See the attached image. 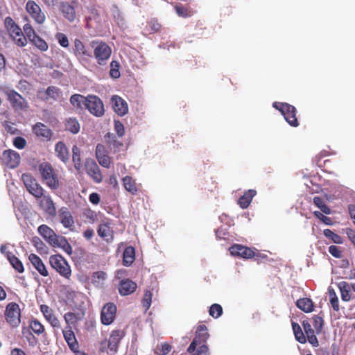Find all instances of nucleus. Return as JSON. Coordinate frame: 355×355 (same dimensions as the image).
Instances as JSON below:
<instances>
[{
	"mask_svg": "<svg viewBox=\"0 0 355 355\" xmlns=\"http://www.w3.org/2000/svg\"><path fill=\"white\" fill-rule=\"evenodd\" d=\"M37 230L51 246L60 248L68 254H72V247L64 236L56 234L51 227L44 224L40 225Z\"/></svg>",
	"mask_w": 355,
	"mask_h": 355,
	"instance_id": "obj_1",
	"label": "nucleus"
},
{
	"mask_svg": "<svg viewBox=\"0 0 355 355\" xmlns=\"http://www.w3.org/2000/svg\"><path fill=\"white\" fill-rule=\"evenodd\" d=\"M209 337L207 326L203 324H199L196 331L195 338L189 346L187 352L189 353L194 352L199 345L197 352L192 355H209V348L205 344Z\"/></svg>",
	"mask_w": 355,
	"mask_h": 355,
	"instance_id": "obj_2",
	"label": "nucleus"
},
{
	"mask_svg": "<svg viewBox=\"0 0 355 355\" xmlns=\"http://www.w3.org/2000/svg\"><path fill=\"white\" fill-rule=\"evenodd\" d=\"M42 182L51 190H57L60 187L58 172L49 162L41 163L38 166Z\"/></svg>",
	"mask_w": 355,
	"mask_h": 355,
	"instance_id": "obj_3",
	"label": "nucleus"
},
{
	"mask_svg": "<svg viewBox=\"0 0 355 355\" xmlns=\"http://www.w3.org/2000/svg\"><path fill=\"white\" fill-rule=\"evenodd\" d=\"M91 46L94 49V55L99 65L107 64L112 54V49L105 42L100 40H93Z\"/></svg>",
	"mask_w": 355,
	"mask_h": 355,
	"instance_id": "obj_4",
	"label": "nucleus"
},
{
	"mask_svg": "<svg viewBox=\"0 0 355 355\" xmlns=\"http://www.w3.org/2000/svg\"><path fill=\"white\" fill-rule=\"evenodd\" d=\"M273 107L282 113L285 120L291 126L297 127L299 125V122L296 117L297 110L293 105L287 103L275 102Z\"/></svg>",
	"mask_w": 355,
	"mask_h": 355,
	"instance_id": "obj_5",
	"label": "nucleus"
},
{
	"mask_svg": "<svg viewBox=\"0 0 355 355\" xmlns=\"http://www.w3.org/2000/svg\"><path fill=\"white\" fill-rule=\"evenodd\" d=\"M51 267L61 276L69 279L71 275V268L67 260L60 254L51 255L49 258Z\"/></svg>",
	"mask_w": 355,
	"mask_h": 355,
	"instance_id": "obj_6",
	"label": "nucleus"
},
{
	"mask_svg": "<svg viewBox=\"0 0 355 355\" xmlns=\"http://www.w3.org/2000/svg\"><path fill=\"white\" fill-rule=\"evenodd\" d=\"M6 321L12 327H17L21 322V310L16 302L8 303L4 311Z\"/></svg>",
	"mask_w": 355,
	"mask_h": 355,
	"instance_id": "obj_7",
	"label": "nucleus"
},
{
	"mask_svg": "<svg viewBox=\"0 0 355 355\" xmlns=\"http://www.w3.org/2000/svg\"><path fill=\"white\" fill-rule=\"evenodd\" d=\"M23 181L27 191L36 198H41L44 191L42 186L37 182V180L30 173H24L21 175Z\"/></svg>",
	"mask_w": 355,
	"mask_h": 355,
	"instance_id": "obj_8",
	"label": "nucleus"
},
{
	"mask_svg": "<svg viewBox=\"0 0 355 355\" xmlns=\"http://www.w3.org/2000/svg\"><path fill=\"white\" fill-rule=\"evenodd\" d=\"M7 100L15 111H21L28 107L27 101L14 89H8L6 92Z\"/></svg>",
	"mask_w": 355,
	"mask_h": 355,
	"instance_id": "obj_9",
	"label": "nucleus"
},
{
	"mask_svg": "<svg viewBox=\"0 0 355 355\" xmlns=\"http://www.w3.org/2000/svg\"><path fill=\"white\" fill-rule=\"evenodd\" d=\"M85 108L95 116H102L105 113L104 105L101 99L96 95L87 96Z\"/></svg>",
	"mask_w": 355,
	"mask_h": 355,
	"instance_id": "obj_10",
	"label": "nucleus"
},
{
	"mask_svg": "<svg viewBox=\"0 0 355 355\" xmlns=\"http://www.w3.org/2000/svg\"><path fill=\"white\" fill-rule=\"evenodd\" d=\"M58 220L62 225L65 228L69 230H73L75 227L74 218L72 215L70 209L67 207H60L58 211H56V216Z\"/></svg>",
	"mask_w": 355,
	"mask_h": 355,
	"instance_id": "obj_11",
	"label": "nucleus"
},
{
	"mask_svg": "<svg viewBox=\"0 0 355 355\" xmlns=\"http://www.w3.org/2000/svg\"><path fill=\"white\" fill-rule=\"evenodd\" d=\"M73 53L80 62H87L92 57V52L86 45L78 38L73 40Z\"/></svg>",
	"mask_w": 355,
	"mask_h": 355,
	"instance_id": "obj_12",
	"label": "nucleus"
},
{
	"mask_svg": "<svg viewBox=\"0 0 355 355\" xmlns=\"http://www.w3.org/2000/svg\"><path fill=\"white\" fill-rule=\"evenodd\" d=\"M1 161L9 168L17 167L21 162L19 154L14 150H5L1 155Z\"/></svg>",
	"mask_w": 355,
	"mask_h": 355,
	"instance_id": "obj_13",
	"label": "nucleus"
},
{
	"mask_svg": "<svg viewBox=\"0 0 355 355\" xmlns=\"http://www.w3.org/2000/svg\"><path fill=\"white\" fill-rule=\"evenodd\" d=\"M116 314V306L114 303L108 302L105 304L101 313V320L103 324L110 325L111 324Z\"/></svg>",
	"mask_w": 355,
	"mask_h": 355,
	"instance_id": "obj_14",
	"label": "nucleus"
},
{
	"mask_svg": "<svg viewBox=\"0 0 355 355\" xmlns=\"http://www.w3.org/2000/svg\"><path fill=\"white\" fill-rule=\"evenodd\" d=\"M26 10L27 12L31 15V17L39 24H42L45 19L46 17L44 12H42V10L38 4H37L34 1L29 0L27 1L26 5Z\"/></svg>",
	"mask_w": 355,
	"mask_h": 355,
	"instance_id": "obj_15",
	"label": "nucleus"
},
{
	"mask_svg": "<svg viewBox=\"0 0 355 355\" xmlns=\"http://www.w3.org/2000/svg\"><path fill=\"white\" fill-rule=\"evenodd\" d=\"M85 166L87 174L95 183L98 184L103 181V175L101 169L94 159H87Z\"/></svg>",
	"mask_w": 355,
	"mask_h": 355,
	"instance_id": "obj_16",
	"label": "nucleus"
},
{
	"mask_svg": "<svg viewBox=\"0 0 355 355\" xmlns=\"http://www.w3.org/2000/svg\"><path fill=\"white\" fill-rule=\"evenodd\" d=\"M230 252L233 256L244 259L252 258L256 254L255 252L252 248L239 244L232 245L230 248Z\"/></svg>",
	"mask_w": 355,
	"mask_h": 355,
	"instance_id": "obj_17",
	"label": "nucleus"
},
{
	"mask_svg": "<svg viewBox=\"0 0 355 355\" xmlns=\"http://www.w3.org/2000/svg\"><path fill=\"white\" fill-rule=\"evenodd\" d=\"M40 311L42 313L45 319L53 328H60V322L57 316L55 315L53 310L48 305L42 304L40 307Z\"/></svg>",
	"mask_w": 355,
	"mask_h": 355,
	"instance_id": "obj_18",
	"label": "nucleus"
},
{
	"mask_svg": "<svg viewBox=\"0 0 355 355\" xmlns=\"http://www.w3.org/2000/svg\"><path fill=\"white\" fill-rule=\"evenodd\" d=\"M96 157L98 163L105 168H110L111 164L110 157L108 156L106 148L104 145L98 144L96 147Z\"/></svg>",
	"mask_w": 355,
	"mask_h": 355,
	"instance_id": "obj_19",
	"label": "nucleus"
},
{
	"mask_svg": "<svg viewBox=\"0 0 355 355\" xmlns=\"http://www.w3.org/2000/svg\"><path fill=\"white\" fill-rule=\"evenodd\" d=\"M111 102L114 112L118 115L123 116L128 113V104L121 97L117 95H114L111 98Z\"/></svg>",
	"mask_w": 355,
	"mask_h": 355,
	"instance_id": "obj_20",
	"label": "nucleus"
},
{
	"mask_svg": "<svg viewBox=\"0 0 355 355\" xmlns=\"http://www.w3.org/2000/svg\"><path fill=\"white\" fill-rule=\"evenodd\" d=\"M33 132L37 137L49 141L52 137V130L41 122L36 123L32 127Z\"/></svg>",
	"mask_w": 355,
	"mask_h": 355,
	"instance_id": "obj_21",
	"label": "nucleus"
},
{
	"mask_svg": "<svg viewBox=\"0 0 355 355\" xmlns=\"http://www.w3.org/2000/svg\"><path fill=\"white\" fill-rule=\"evenodd\" d=\"M62 334L69 348L71 351H76L79 349V344L71 327H66L65 329L62 330Z\"/></svg>",
	"mask_w": 355,
	"mask_h": 355,
	"instance_id": "obj_22",
	"label": "nucleus"
},
{
	"mask_svg": "<svg viewBox=\"0 0 355 355\" xmlns=\"http://www.w3.org/2000/svg\"><path fill=\"white\" fill-rule=\"evenodd\" d=\"M40 200V205L44 209L45 213L51 217H55L56 209L50 196H44Z\"/></svg>",
	"mask_w": 355,
	"mask_h": 355,
	"instance_id": "obj_23",
	"label": "nucleus"
},
{
	"mask_svg": "<svg viewBox=\"0 0 355 355\" xmlns=\"http://www.w3.org/2000/svg\"><path fill=\"white\" fill-rule=\"evenodd\" d=\"M59 10L69 21L72 22L75 20L76 15L73 5L69 2H61L59 5Z\"/></svg>",
	"mask_w": 355,
	"mask_h": 355,
	"instance_id": "obj_24",
	"label": "nucleus"
},
{
	"mask_svg": "<svg viewBox=\"0 0 355 355\" xmlns=\"http://www.w3.org/2000/svg\"><path fill=\"white\" fill-rule=\"evenodd\" d=\"M105 139L107 145L114 153L119 152L123 149V142L119 140L114 134L108 132L105 136Z\"/></svg>",
	"mask_w": 355,
	"mask_h": 355,
	"instance_id": "obj_25",
	"label": "nucleus"
},
{
	"mask_svg": "<svg viewBox=\"0 0 355 355\" xmlns=\"http://www.w3.org/2000/svg\"><path fill=\"white\" fill-rule=\"evenodd\" d=\"M9 34L17 46L24 47L27 44V39L19 26L10 31Z\"/></svg>",
	"mask_w": 355,
	"mask_h": 355,
	"instance_id": "obj_26",
	"label": "nucleus"
},
{
	"mask_svg": "<svg viewBox=\"0 0 355 355\" xmlns=\"http://www.w3.org/2000/svg\"><path fill=\"white\" fill-rule=\"evenodd\" d=\"M28 259L41 275L44 277L49 275L48 270L40 257L35 254L31 253L28 257Z\"/></svg>",
	"mask_w": 355,
	"mask_h": 355,
	"instance_id": "obj_27",
	"label": "nucleus"
},
{
	"mask_svg": "<svg viewBox=\"0 0 355 355\" xmlns=\"http://www.w3.org/2000/svg\"><path fill=\"white\" fill-rule=\"evenodd\" d=\"M137 287V284L135 282L127 279L122 280L120 282L119 286V291L121 295H128L134 293Z\"/></svg>",
	"mask_w": 355,
	"mask_h": 355,
	"instance_id": "obj_28",
	"label": "nucleus"
},
{
	"mask_svg": "<svg viewBox=\"0 0 355 355\" xmlns=\"http://www.w3.org/2000/svg\"><path fill=\"white\" fill-rule=\"evenodd\" d=\"M256 194L257 191L254 189H249L246 191L243 195L239 198L238 204L242 209L248 208Z\"/></svg>",
	"mask_w": 355,
	"mask_h": 355,
	"instance_id": "obj_29",
	"label": "nucleus"
},
{
	"mask_svg": "<svg viewBox=\"0 0 355 355\" xmlns=\"http://www.w3.org/2000/svg\"><path fill=\"white\" fill-rule=\"evenodd\" d=\"M55 151L58 157L61 159L64 163L69 161V153L67 146L62 141H59L55 144Z\"/></svg>",
	"mask_w": 355,
	"mask_h": 355,
	"instance_id": "obj_30",
	"label": "nucleus"
},
{
	"mask_svg": "<svg viewBox=\"0 0 355 355\" xmlns=\"http://www.w3.org/2000/svg\"><path fill=\"white\" fill-rule=\"evenodd\" d=\"M125 189L132 195H136L138 191V185L136 180L131 176L126 175L122 179Z\"/></svg>",
	"mask_w": 355,
	"mask_h": 355,
	"instance_id": "obj_31",
	"label": "nucleus"
},
{
	"mask_svg": "<svg viewBox=\"0 0 355 355\" xmlns=\"http://www.w3.org/2000/svg\"><path fill=\"white\" fill-rule=\"evenodd\" d=\"M135 260V248L130 245L125 248L123 254V265L130 266Z\"/></svg>",
	"mask_w": 355,
	"mask_h": 355,
	"instance_id": "obj_32",
	"label": "nucleus"
},
{
	"mask_svg": "<svg viewBox=\"0 0 355 355\" xmlns=\"http://www.w3.org/2000/svg\"><path fill=\"white\" fill-rule=\"evenodd\" d=\"M71 104L77 109H83L86 107L87 103V96L85 97L81 94H73L70 97Z\"/></svg>",
	"mask_w": 355,
	"mask_h": 355,
	"instance_id": "obj_33",
	"label": "nucleus"
},
{
	"mask_svg": "<svg viewBox=\"0 0 355 355\" xmlns=\"http://www.w3.org/2000/svg\"><path fill=\"white\" fill-rule=\"evenodd\" d=\"M296 306L305 313H310L313 311V302L310 298L304 297L297 300Z\"/></svg>",
	"mask_w": 355,
	"mask_h": 355,
	"instance_id": "obj_34",
	"label": "nucleus"
},
{
	"mask_svg": "<svg viewBox=\"0 0 355 355\" xmlns=\"http://www.w3.org/2000/svg\"><path fill=\"white\" fill-rule=\"evenodd\" d=\"M6 257L16 271L19 273H22L24 271V268L21 261L12 252H8L6 253Z\"/></svg>",
	"mask_w": 355,
	"mask_h": 355,
	"instance_id": "obj_35",
	"label": "nucleus"
},
{
	"mask_svg": "<svg viewBox=\"0 0 355 355\" xmlns=\"http://www.w3.org/2000/svg\"><path fill=\"white\" fill-rule=\"evenodd\" d=\"M44 94L45 97L43 98L44 100L49 101V99H53L57 101L60 97L62 91L57 87L49 86L44 92Z\"/></svg>",
	"mask_w": 355,
	"mask_h": 355,
	"instance_id": "obj_36",
	"label": "nucleus"
},
{
	"mask_svg": "<svg viewBox=\"0 0 355 355\" xmlns=\"http://www.w3.org/2000/svg\"><path fill=\"white\" fill-rule=\"evenodd\" d=\"M28 328H29L37 336L44 334V336H46L44 326L37 319L31 320Z\"/></svg>",
	"mask_w": 355,
	"mask_h": 355,
	"instance_id": "obj_37",
	"label": "nucleus"
},
{
	"mask_svg": "<svg viewBox=\"0 0 355 355\" xmlns=\"http://www.w3.org/2000/svg\"><path fill=\"white\" fill-rule=\"evenodd\" d=\"M23 338L28 342L29 346L34 347L38 344V339L35 336L31 330L28 327L21 329Z\"/></svg>",
	"mask_w": 355,
	"mask_h": 355,
	"instance_id": "obj_38",
	"label": "nucleus"
},
{
	"mask_svg": "<svg viewBox=\"0 0 355 355\" xmlns=\"http://www.w3.org/2000/svg\"><path fill=\"white\" fill-rule=\"evenodd\" d=\"M174 8L178 15L181 17H191L194 13L190 6H184L182 3H178L175 6Z\"/></svg>",
	"mask_w": 355,
	"mask_h": 355,
	"instance_id": "obj_39",
	"label": "nucleus"
},
{
	"mask_svg": "<svg viewBox=\"0 0 355 355\" xmlns=\"http://www.w3.org/2000/svg\"><path fill=\"white\" fill-rule=\"evenodd\" d=\"M65 130L73 133L76 134L80 130V124L76 118H69L65 121Z\"/></svg>",
	"mask_w": 355,
	"mask_h": 355,
	"instance_id": "obj_40",
	"label": "nucleus"
},
{
	"mask_svg": "<svg viewBox=\"0 0 355 355\" xmlns=\"http://www.w3.org/2000/svg\"><path fill=\"white\" fill-rule=\"evenodd\" d=\"M97 232L98 236L103 239H108L109 237L112 238L111 229L108 222L100 224Z\"/></svg>",
	"mask_w": 355,
	"mask_h": 355,
	"instance_id": "obj_41",
	"label": "nucleus"
},
{
	"mask_svg": "<svg viewBox=\"0 0 355 355\" xmlns=\"http://www.w3.org/2000/svg\"><path fill=\"white\" fill-rule=\"evenodd\" d=\"M72 160L74 164V167L77 171H80L82 168V162L79 148L74 145L72 148Z\"/></svg>",
	"mask_w": 355,
	"mask_h": 355,
	"instance_id": "obj_42",
	"label": "nucleus"
},
{
	"mask_svg": "<svg viewBox=\"0 0 355 355\" xmlns=\"http://www.w3.org/2000/svg\"><path fill=\"white\" fill-rule=\"evenodd\" d=\"M292 327L296 340L300 343H305L306 342V338L304 334L303 333L301 327L297 323L293 322Z\"/></svg>",
	"mask_w": 355,
	"mask_h": 355,
	"instance_id": "obj_43",
	"label": "nucleus"
},
{
	"mask_svg": "<svg viewBox=\"0 0 355 355\" xmlns=\"http://www.w3.org/2000/svg\"><path fill=\"white\" fill-rule=\"evenodd\" d=\"M313 203L325 214H331V209L326 205L323 199L319 196H315L313 199Z\"/></svg>",
	"mask_w": 355,
	"mask_h": 355,
	"instance_id": "obj_44",
	"label": "nucleus"
},
{
	"mask_svg": "<svg viewBox=\"0 0 355 355\" xmlns=\"http://www.w3.org/2000/svg\"><path fill=\"white\" fill-rule=\"evenodd\" d=\"M125 334L122 330H114L112 332L110 339H109V345L114 344V345H117L121 340L123 338Z\"/></svg>",
	"mask_w": 355,
	"mask_h": 355,
	"instance_id": "obj_45",
	"label": "nucleus"
},
{
	"mask_svg": "<svg viewBox=\"0 0 355 355\" xmlns=\"http://www.w3.org/2000/svg\"><path fill=\"white\" fill-rule=\"evenodd\" d=\"M323 234L327 239H330L334 243L342 244L343 243L342 237L329 229L324 230Z\"/></svg>",
	"mask_w": 355,
	"mask_h": 355,
	"instance_id": "obj_46",
	"label": "nucleus"
},
{
	"mask_svg": "<svg viewBox=\"0 0 355 355\" xmlns=\"http://www.w3.org/2000/svg\"><path fill=\"white\" fill-rule=\"evenodd\" d=\"M41 51H46L49 49V46L46 41L40 37L39 35L33 38L31 42Z\"/></svg>",
	"mask_w": 355,
	"mask_h": 355,
	"instance_id": "obj_47",
	"label": "nucleus"
},
{
	"mask_svg": "<svg viewBox=\"0 0 355 355\" xmlns=\"http://www.w3.org/2000/svg\"><path fill=\"white\" fill-rule=\"evenodd\" d=\"M339 288L342 300L346 302L349 301L350 300L349 284L345 282H342L339 284Z\"/></svg>",
	"mask_w": 355,
	"mask_h": 355,
	"instance_id": "obj_48",
	"label": "nucleus"
},
{
	"mask_svg": "<svg viewBox=\"0 0 355 355\" xmlns=\"http://www.w3.org/2000/svg\"><path fill=\"white\" fill-rule=\"evenodd\" d=\"M120 65L119 62L112 60L110 63V76L112 78H118L120 77V71H119Z\"/></svg>",
	"mask_w": 355,
	"mask_h": 355,
	"instance_id": "obj_49",
	"label": "nucleus"
},
{
	"mask_svg": "<svg viewBox=\"0 0 355 355\" xmlns=\"http://www.w3.org/2000/svg\"><path fill=\"white\" fill-rule=\"evenodd\" d=\"M209 313L214 318H218L223 314V308L218 304H214L210 306Z\"/></svg>",
	"mask_w": 355,
	"mask_h": 355,
	"instance_id": "obj_50",
	"label": "nucleus"
},
{
	"mask_svg": "<svg viewBox=\"0 0 355 355\" xmlns=\"http://www.w3.org/2000/svg\"><path fill=\"white\" fill-rule=\"evenodd\" d=\"M171 350V346L169 344L164 343L156 347L155 353L157 355H166Z\"/></svg>",
	"mask_w": 355,
	"mask_h": 355,
	"instance_id": "obj_51",
	"label": "nucleus"
},
{
	"mask_svg": "<svg viewBox=\"0 0 355 355\" xmlns=\"http://www.w3.org/2000/svg\"><path fill=\"white\" fill-rule=\"evenodd\" d=\"M23 29H24V32L26 37L28 38L30 42H31V40L33 38H35V37H37L38 35L35 33V31L33 29V28L32 27V26L29 24H26L24 26Z\"/></svg>",
	"mask_w": 355,
	"mask_h": 355,
	"instance_id": "obj_52",
	"label": "nucleus"
},
{
	"mask_svg": "<svg viewBox=\"0 0 355 355\" xmlns=\"http://www.w3.org/2000/svg\"><path fill=\"white\" fill-rule=\"evenodd\" d=\"M64 319L67 324V327H71V325L75 324L77 322L78 318L75 313L67 312L64 314Z\"/></svg>",
	"mask_w": 355,
	"mask_h": 355,
	"instance_id": "obj_53",
	"label": "nucleus"
},
{
	"mask_svg": "<svg viewBox=\"0 0 355 355\" xmlns=\"http://www.w3.org/2000/svg\"><path fill=\"white\" fill-rule=\"evenodd\" d=\"M313 325L315 329L317 334H320L322 331L324 321L322 317L319 315H314L313 317Z\"/></svg>",
	"mask_w": 355,
	"mask_h": 355,
	"instance_id": "obj_54",
	"label": "nucleus"
},
{
	"mask_svg": "<svg viewBox=\"0 0 355 355\" xmlns=\"http://www.w3.org/2000/svg\"><path fill=\"white\" fill-rule=\"evenodd\" d=\"M152 301V293L147 290L145 291L143 299H142V305L145 308L146 310H148L150 305Z\"/></svg>",
	"mask_w": 355,
	"mask_h": 355,
	"instance_id": "obj_55",
	"label": "nucleus"
},
{
	"mask_svg": "<svg viewBox=\"0 0 355 355\" xmlns=\"http://www.w3.org/2000/svg\"><path fill=\"white\" fill-rule=\"evenodd\" d=\"M330 303L333 309L336 311H339V302L334 290L329 291Z\"/></svg>",
	"mask_w": 355,
	"mask_h": 355,
	"instance_id": "obj_56",
	"label": "nucleus"
},
{
	"mask_svg": "<svg viewBox=\"0 0 355 355\" xmlns=\"http://www.w3.org/2000/svg\"><path fill=\"white\" fill-rule=\"evenodd\" d=\"M55 38L61 46L64 48H67L69 46V40L65 34L62 33H58L55 35Z\"/></svg>",
	"mask_w": 355,
	"mask_h": 355,
	"instance_id": "obj_57",
	"label": "nucleus"
},
{
	"mask_svg": "<svg viewBox=\"0 0 355 355\" xmlns=\"http://www.w3.org/2000/svg\"><path fill=\"white\" fill-rule=\"evenodd\" d=\"M313 215L320 220H322L324 224L328 225H331L333 224V221L331 218L325 216L323 215L322 211H313Z\"/></svg>",
	"mask_w": 355,
	"mask_h": 355,
	"instance_id": "obj_58",
	"label": "nucleus"
},
{
	"mask_svg": "<svg viewBox=\"0 0 355 355\" xmlns=\"http://www.w3.org/2000/svg\"><path fill=\"white\" fill-rule=\"evenodd\" d=\"M107 277V274L103 271L94 272L92 275V281L96 283H100L104 281Z\"/></svg>",
	"mask_w": 355,
	"mask_h": 355,
	"instance_id": "obj_59",
	"label": "nucleus"
},
{
	"mask_svg": "<svg viewBox=\"0 0 355 355\" xmlns=\"http://www.w3.org/2000/svg\"><path fill=\"white\" fill-rule=\"evenodd\" d=\"M148 24L152 33H156L161 30L162 25L157 19H151L148 22Z\"/></svg>",
	"mask_w": 355,
	"mask_h": 355,
	"instance_id": "obj_60",
	"label": "nucleus"
},
{
	"mask_svg": "<svg viewBox=\"0 0 355 355\" xmlns=\"http://www.w3.org/2000/svg\"><path fill=\"white\" fill-rule=\"evenodd\" d=\"M26 143V140L22 137H17L13 140V145L18 149H24Z\"/></svg>",
	"mask_w": 355,
	"mask_h": 355,
	"instance_id": "obj_61",
	"label": "nucleus"
},
{
	"mask_svg": "<svg viewBox=\"0 0 355 355\" xmlns=\"http://www.w3.org/2000/svg\"><path fill=\"white\" fill-rule=\"evenodd\" d=\"M114 130L118 137H122L125 134L124 125L119 121H114Z\"/></svg>",
	"mask_w": 355,
	"mask_h": 355,
	"instance_id": "obj_62",
	"label": "nucleus"
},
{
	"mask_svg": "<svg viewBox=\"0 0 355 355\" xmlns=\"http://www.w3.org/2000/svg\"><path fill=\"white\" fill-rule=\"evenodd\" d=\"M84 216L85 217L86 221L93 223L97 218V215L95 211L87 209L85 211Z\"/></svg>",
	"mask_w": 355,
	"mask_h": 355,
	"instance_id": "obj_63",
	"label": "nucleus"
},
{
	"mask_svg": "<svg viewBox=\"0 0 355 355\" xmlns=\"http://www.w3.org/2000/svg\"><path fill=\"white\" fill-rule=\"evenodd\" d=\"M329 252L336 258H340L342 257V251L336 245H330L329 247Z\"/></svg>",
	"mask_w": 355,
	"mask_h": 355,
	"instance_id": "obj_64",
	"label": "nucleus"
}]
</instances>
